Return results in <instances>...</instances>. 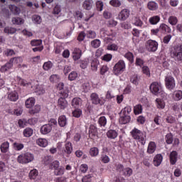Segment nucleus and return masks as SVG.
<instances>
[{
  "label": "nucleus",
  "instance_id": "nucleus-1",
  "mask_svg": "<svg viewBox=\"0 0 182 182\" xmlns=\"http://www.w3.org/2000/svg\"><path fill=\"white\" fill-rule=\"evenodd\" d=\"M130 112H132V109L127 107H125L124 109L121 111V117L119 118V123H121V124H127V123L130 122V116H128Z\"/></svg>",
  "mask_w": 182,
  "mask_h": 182
},
{
  "label": "nucleus",
  "instance_id": "nucleus-2",
  "mask_svg": "<svg viewBox=\"0 0 182 182\" xmlns=\"http://www.w3.org/2000/svg\"><path fill=\"white\" fill-rule=\"evenodd\" d=\"M150 90L153 95H161V97H164L166 96V94L162 92L161 85L159 84V82H153L150 85Z\"/></svg>",
  "mask_w": 182,
  "mask_h": 182
},
{
  "label": "nucleus",
  "instance_id": "nucleus-3",
  "mask_svg": "<svg viewBox=\"0 0 182 182\" xmlns=\"http://www.w3.org/2000/svg\"><path fill=\"white\" fill-rule=\"evenodd\" d=\"M17 160L21 164H26V163H31L33 161V155L31 153H26L18 156Z\"/></svg>",
  "mask_w": 182,
  "mask_h": 182
},
{
  "label": "nucleus",
  "instance_id": "nucleus-4",
  "mask_svg": "<svg viewBox=\"0 0 182 182\" xmlns=\"http://www.w3.org/2000/svg\"><path fill=\"white\" fill-rule=\"evenodd\" d=\"M132 134L133 138L135 140H138L141 144H146V140L144 139V137H143V134L141 132L137 129H134L132 132Z\"/></svg>",
  "mask_w": 182,
  "mask_h": 182
},
{
  "label": "nucleus",
  "instance_id": "nucleus-5",
  "mask_svg": "<svg viewBox=\"0 0 182 182\" xmlns=\"http://www.w3.org/2000/svg\"><path fill=\"white\" fill-rule=\"evenodd\" d=\"M165 85L168 90H173V89L176 87V80H174V77L171 76L166 77L165 78Z\"/></svg>",
  "mask_w": 182,
  "mask_h": 182
},
{
  "label": "nucleus",
  "instance_id": "nucleus-6",
  "mask_svg": "<svg viewBox=\"0 0 182 182\" xmlns=\"http://www.w3.org/2000/svg\"><path fill=\"white\" fill-rule=\"evenodd\" d=\"M146 48L149 52H156L159 48V43L156 41L149 40L146 42Z\"/></svg>",
  "mask_w": 182,
  "mask_h": 182
},
{
  "label": "nucleus",
  "instance_id": "nucleus-7",
  "mask_svg": "<svg viewBox=\"0 0 182 182\" xmlns=\"http://www.w3.org/2000/svg\"><path fill=\"white\" fill-rule=\"evenodd\" d=\"M126 68L123 60L119 61L114 67V74L119 75Z\"/></svg>",
  "mask_w": 182,
  "mask_h": 182
},
{
  "label": "nucleus",
  "instance_id": "nucleus-8",
  "mask_svg": "<svg viewBox=\"0 0 182 182\" xmlns=\"http://www.w3.org/2000/svg\"><path fill=\"white\" fill-rule=\"evenodd\" d=\"M172 53L178 60L182 61V46L174 47Z\"/></svg>",
  "mask_w": 182,
  "mask_h": 182
},
{
  "label": "nucleus",
  "instance_id": "nucleus-9",
  "mask_svg": "<svg viewBox=\"0 0 182 182\" xmlns=\"http://www.w3.org/2000/svg\"><path fill=\"white\" fill-rule=\"evenodd\" d=\"M130 15V11L126 9H123L118 15V19L119 21H126L127 17Z\"/></svg>",
  "mask_w": 182,
  "mask_h": 182
},
{
  "label": "nucleus",
  "instance_id": "nucleus-10",
  "mask_svg": "<svg viewBox=\"0 0 182 182\" xmlns=\"http://www.w3.org/2000/svg\"><path fill=\"white\" fill-rule=\"evenodd\" d=\"M12 66H14V59H10L9 63L1 68V72H8L9 69H12Z\"/></svg>",
  "mask_w": 182,
  "mask_h": 182
},
{
  "label": "nucleus",
  "instance_id": "nucleus-11",
  "mask_svg": "<svg viewBox=\"0 0 182 182\" xmlns=\"http://www.w3.org/2000/svg\"><path fill=\"white\" fill-rule=\"evenodd\" d=\"M9 9L13 15H19L21 14V9L14 4L9 5Z\"/></svg>",
  "mask_w": 182,
  "mask_h": 182
},
{
  "label": "nucleus",
  "instance_id": "nucleus-12",
  "mask_svg": "<svg viewBox=\"0 0 182 182\" xmlns=\"http://www.w3.org/2000/svg\"><path fill=\"white\" fill-rule=\"evenodd\" d=\"M51 131L52 125H50V124H45L41 129L42 134H48V133H50Z\"/></svg>",
  "mask_w": 182,
  "mask_h": 182
},
{
  "label": "nucleus",
  "instance_id": "nucleus-13",
  "mask_svg": "<svg viewBox=\"0 0 182 182\" xmlns=\"http://www.w3.org/2000/svg\"><path fill=\"white\" fill-rule=\"evenodd\" d=\"M58 105L60 108L65 109V107H68V101L65 98L60 97L58 99Z\"/></svg>",
  "mask_w": 182,
  "mask_h": 182
},
{
  "label": "nucleus",
  "instance_id": "nucleus-14",
  "mask_svg": "<svg viewBox=\"0 0 182 182\" xmlns=\"http://www.w3.org/2000/svg\"><path fill=\"white\" fill-rule=\"evenodd\" d=\"M11 22L13 25H23L25 20L21 17H13L11 18Z\"/></svg>",
  "mask_w": 182,
  "mask_h": 182
},
{
  "label": "nucleus",
  "instance_id": "nucleus-15",
  "mask_svg": "<svg viewBox=\"0 0 182 182\" xmlns=\"http://www.w3.org/2000/svg\"><path fill=\"white\" fill-rule=\"evenodd\" d=\"M161 161H163V156L161 154H157L154 159V164L156 167H159L161 164Z\"/></svg>",
  "mask_w": 182,
  "mask_h": 182
},
{
  "label": "nucleus",
  "instance_id": "nucleus-16",
  "mask_svg": "<svg viewBox=\"0 0 182 182\" xmlns=\"http://www.w3.org/2000/svg\"><path fill=\"white\" fill-rule=\"evenodd\" d=\"M89 136L91 137V139H93V137H96V136H97V129L96 127L93 125L90 127Z\"/></svg>",
  "mask_w": 182,
  "mask_h": 182
},
{
  "label": "nucleus",
  "instance_id": "nucleus-17",
  "mask_svg": "<svg viewBox=\"0 0 182 182\" xmlns=\"http://www.w3.org/2000/svg\"><path fill=\"white\" fill-rule=\"evenodd\" d=\"M67 123H68V119H66L65 116L63 115L58 118V124L59 126H60V127H65Z\"/></svg>",
  "mask_w": 182,
  "mask_h": 182
},
{
  "label": "nucleus",
  "instance_id": "nucleus-18",
  "mask_svg": "<svg viewBox=\"0 0 182 182\" xmlns=\"http://www.w3.org/2000/svg\"><path fill=\"white\" fill-rule=\"evenodd\" d=\"M33 106H35V98L31 97L26 100V107L27 109H31V107H33Z\"/></svg>",
  "mask_w": 182,
  "mask_h": 182
},
{
  "label": "nucleus",
  "instance_id": "nucleus-19",
  "mask_svg": "<svg viewBox=\"0 0 182 182\" xmlns=\"http://www.w3.org/2000/svg\"><path fill=\"white\" fill-rule=\"evenodd\" d=\"M90 97H91L92 102L94 105H99V103H100V98H99V95H97V94L92 93L91 94Z\"/></svg>",
  "mask_w": 182,
  "mask_h": 182
},
{
  "label": "nucleus",
  "instance_id": "nucleus-20",
  "mask_svg": "<svg viewBox=\"0 0 182 182\" xmlns=\"http://www.w3.org/2000/svg\"><path fill=\"white\" fill-rule=\"evenodd\" d=\"M147 7L150 11H156L157 8H159V5L154 1H149L147 4Z\"/></svg>",
  "mask_w": 182,
  "mask_h": 182
},
{
  "label": "nucleus",
  "instance_id": "nucleus-21",
  "mask_svg": "<svg viewBox=\"0 0 182 182\" xmlns=\"http://www.w3.org/2000/svg\"><path fill=\"white\" fill-rule=\"evenodd\" d=\"M170 160L171 164H176L177 161V152L176 151H172L170 154Z\"/></svg>",
  "mask_w": 182,
  "mask_h": 182
},
{
  "label": "nucleus",
  "instance_id": "nucleus-22",
  "mask_svg": "<svg viewBox=\"0 0 182 182\" xmlns=\"http://www.w3.org/2000/svg\"><path fill=\"white\" fill-rule=\"evenodd\" d=\"M8 97L9 100H11V102H16L18 100V93L16 92H13L9 94Z\"/></svg>",
  "mask_w": 182,
  "mask_h": 182
},
{
  "label": "nucleus",
  "instance_id": "nucleus-23",
  "mask_svg": "<svg viewBox=\"0 0 182 182\" xmlns=\"http://www.w3.org/2000/svg\"><path fill=\"white\" fill-rule=\"evenodd\" d=\"M107 136L109 139H116L117 137V132L115 130H109L107 132Z\"/></svg>",
  "mask_w": 182,
  "mask_h": 182
},
{
  "label": "nucleus",
  "instance_id": "nucleus-24",
  "mask_svg": "<svg viewBox=\"0 0 182 182\" xmlns=\"http://www.w3.org/2000/svg\"><path fill=\"white\" fill-rule=\"evenodd\" d=\"M147 151L150 154H153L154 151H156V144L154 142L149 143L148 146Z\"/></svg>",
  "mask_w": 182,
  "mask_h": 182
},
{
  "label": "nucleus",
  "instance_id": "nucleus-25",
  "mask_svg": "<svg viewBox=\"0 0 182 182\" xmlns=\"http://www.w3.org/2000/svg\"><path fill=\"white\" fill-rule=\"evenodd\" d=\"M37 144L40 147H46V146H48V140H46V139H38Z\"/></svg>",
  "mask_w": 182,
  "mask_h": 182
},
{
  "label": "nucleus",
  "instance_id": "nucleus-26",
  "mask_svg": "<svg viewBox=\"0 0 182 182\" xmlns=\"http://www.w3.org/2000/svg\"><path fill=\"white\" fill-rule=\"evenodd\" d=\"M67 154H70L72 151H73V146H72V143L70 142H67L65 144V150Z\"/></svg>",
  "mask_w": 182,
  "mask_h": 182
},
{
  "label": "nucleus",
  "instance_id": "nucleus-27",
  "mask_svg": "<svg viewBox=\"0 0 182 182\" xmlns=\"http://www.w3.org/2000/svg\"><path fill=\"white\" fill-rule=\"evenodd\" d=\"M33 134V129L31 128H26L23 131V136L25 137H31Z\"/></svg>",
  "mask_w": 182,
  "mask_h": 182
},
{
  "label": "nucleus",
  "instance_id": "nucleus-28",
  "mask_svg": "<svg viewBox=\"0 0 182 182\" xmlns=\"http://www.w3.org/2000/svg\"><path fill=\"white\" fill-rule=\"evenodd\" d=\"M4 33H7V34L15 33L16 32V28H15L14 27L7 26V27L4 28Z\"/></svg>",
  "mask_w": 182,
  "mask_h": 182
},
{
  "label": "nucleus",
  "instance_id": "nucleus-29",
  "mask_svg": "<svg viewBox=\"0 0 182 182\" xmlns=\"http://www.w3.org/2000/svg\"><path fill=\"white\" fill-rule=\"evenodd\" d=\"M38 171L36 169L31 170L29 173V178L30 180H35L36 177H38Z\"/></svg>",
  "mask_w": 182,
  "mask_h": 182
},
{
  "label": "nucleus",
  "instance_id": "nucleus-30",
  "mask_svg": "<svg viewBox=\"0 0 182 182\" xmlns=\"http://www.w3.org/2000/svg\"><path fill=\"white\" fill-rule=\"evenodd\" d=\"M8 149H9V143L4 142L1 146V151L2 153H6L8 151Z\"/></svg>",
  "mask_w": 182,
  "mask_h": 182
},
{
  "label": "nucleus",
  "instance_id": "nucleus-31",
  "mask_svg": "<svg viewBox=\"0 0 182 182\" xmlns=\"http://www.w3.org/2000/svg\"><path fill=\"white\" fill-rule=\"evenodd\" d=\"M41 112V106L35 105V107L29 111L30 114H36Z\"/></svg>",
  "mask_w": 182,
  "mask_h": 182
},
{
  "label": "nucleus",
  "instance_id": "nucleus-32",
  "mask_svg": "<svg viewBox=\"0 0 182 182\" xmlns=\"http://www.w3.org/2000/svg\"><path fill=\"white\" fill-rule=\"evenodd\" d=\"M90 154L92 157H96L99 154V149L96 147L91 148L90 150Z\"/></svg>",
  "mask_w": 182,
  "mask_h": 182
},
{
  "label": "nucleus",
  "instance_id": "nucleus-33",
  "mask_svg": "<svg viewBox=\"0 0 182 182\" xmlns=\"http://www.w3.org/2000/svg\"><path fill=\"white\" fill-rule=\"evenodd\" d=\"M36 93H38L39 95H45V89L41 85H37L36 88Z\"/></svg>",
  "mask_w": 182,
  "mask_h": 182
},
{
  "label": "nucleus",
  "instance_id": "nucleus-34",
  "mask_svg": "<svg viewBox=\"0 0 182 182\" xmlns=\"http://www.w3.org/2000/svg\"><path fill=\"white\" fill-rule=\"evenodd\" d=\"M52 66H53L52 62L48 61L43 64V69L44 70H49L52 68Z\"/></svg>",
  "mask_w": 182,
  "mask_h": 182
},
{
  "label": "nucleus",
  "instance_id": "nucleus-35",
  "mask_svg": "<svg viewBox=\"0 0 182 182\" xmlns=\"http://www.w3.org/2000/svg\"><path fill=\"white\" fill-rule=\"evenodd\" d=\"M156 102L158 105L159 109H164V107L166 106V104L164 103V101L161 100V99H156Z\"/></svg>",
  "mask_w": 182,
  "mask_h": 182
},
{
  "label": "nucleus",
  "instance_id": "nucleus-36",
  "mask_svg": "<svg viewBox=\"0 0 182 182\" xmlns=\"http://www.w3.org/2000/svg\"><path fill=\"white\" fill-rule=\"evenodd\" d=\"M92 0H87L84 2L83 4V6L85 9H92Z\"/></svg>",
  "mask_w": 182,
  "mask_h": 182
},
{
  "label": "nucleus",
  "instance_id": "nucleus-37",
  "mask_svg": "<svg viewBox=\"0 0 182 182\" xmlns=\"http://www.w3.org/2000/svg\"><path fill=\"white\" fill-rule=\"evenodd\" d=\"M168 22L171 25H177V23L178 22V20L177 19V17L176 16H170L168 18Z\"/></svg>",
  "mask_w": 182,
  "mask_h": 182
},
{
  "label": "nucleus",
  "instance_id": "nucleus-38",
  "mask_svg": "<svg viewBox=\"0 0 182 182\" xmlns=\"http://www.w3.org/2000/svg\"><path fill=\"white\" fill-rule=\"evenodd\" d=\"M159 21H160V17L159 16H155L154 17H151L149 19V22L152 25H156V23H157Z\"/></svg>",
  "mask_w": 182,
  "mask_h": 182
},
{
  "label": "nucleus",
  "instance_id": "nucleus-39",
  "mask_svg": "<svg viewBox=\"0 0 182 182\" xmlns=\"http://www.w3.org/2000/svg\"><path fill=\"white\" fill-rule=\"evenodd\" d=\"M159 31H161L162 33L164 32H170V28L167 26L166 24H161L159 27Z\"/></svg>",
  "mask_w": 182,
  "mask_h": 182
},
{
  "label": "nucleus",
  "instance_id": "nucleus-40",
  "mask_svg": "<svg viewBox=\"0 0 182 182\" xmlns=\"http://www.w3.org/2000/svg\"><path fill=\"white\" fill-rule=\"evenodd\" d=\"M77 77V73L73 71L68 75L69 80H76Z\"/></svg>",
  "mask_w": 182,
  "mask_h": 182
},
{
  "label": "nucleus",
  "instance_id": "nucleus-41",
  "mask_svg": "<svg viewBox=\"0 0 182 182\" xmlns=\"http://www.w3.org/2000/svg\"><path fill=\"white\" fill-rule=\"evenodd\" d=\"M79 105H80V99L74 98L72 101V106H73V107H78Z\"/></svg>",
  "mask_w": 182,
  "mask_h": 182
},
{
  "label": "nucleus",
  "instance_id": "nucleus-42",
  "mask_svg": "<svg viewBox=\"0 0 182 182\" xmlns=\"http://www.w3.org/2000/svg\"><path fill=\"white\" fill-rule=\"evenodd\" d=\"M91 45L92 48H99L100 46V40L96 39L91 42Z\"/></svg>",
  "mask_w": 182,
  "mask_h": 182
},
{
  "label": "nucleus",
  "instance_id": "nucleus-43",
  "mask_svg": "<svg viewBox=\"0 0 182 182\" xmlns=\"http://www.w3.org/2000/svg\"><path fill=\"white\" fill-rule=\"evenodd\" d=\"M176 100H181L182 99V91L178 90L174 92Z\"/></svg>",
  "mask_w": 182,
  "mask_h": 182
},
{
  "label": "nucleus",
  "instance_id": "nucleus-44",
  "mask_svg": "<svg viewBox=\"0 0 182 182\" xmlns=\"http://www.w3.org/2000/svg\"><path fill=\"white\" fill-rule=\"evenodd\" d=\"M65 171V168L60 167V168H57V169L55 170V174L56 176H62L63 175V173Z\"/></svg>",
  "mask_w": 182,
  "mask_h": 182
},
{
  "label": "nucleus",
  "instance_id": "nucleus-45",
  "mask_svg": "<svg viewBox=\"0 0 182 182\" xmlns=\"http://www.w3.org/2000/svg\"><path fill=\"white\" fill-rule=\"evenodd\" d=\"M142 110L143 108L141 105H136L134 109V112L135 114H139V113H141Z\"/></svg>",
  "mask_w": 182,
  "mask_h": 182
},
{
  "label": "nucleus",
  "instance_id": "nucleus-46",
  "mask_svg": "<svg viewBox=\"0 0 182 182\" xmlns=\"http://www.w3.org/2000/svg\"><path fill=\"white\" fill-rule=\"evenodd\" d=\"M73 115L74 117H79L80 116H82V110L79 109H76L73 112Z\"/></svg>",
  "mask_w": 182,
  "mask_h": 182
},
{
  "label": "nucleus",
  "instance_id": "nucleus-47",
  "mask_svg": "<svg viewBox=\"0 0 182 182\" xmlns=\"http://www.w3.org/2000/svg\"><path fill=\"white\" fill-rule=\"evenodd\" d=\"M109 4L112 6H115V7H119V6H120V5H122V3H120V1L119 0H112L109 2Z\"/></svg>",
  "mask_w": 182,
  "mask_h": 182
},
{
  "label": "nucleus",
  "instance_id": "nucleus-48",
  "mask_svg": "<svg viewBox=\"0 0 182 182\" xmlns=\"http://www.w3.org/2000/svg\"><path fill=\"white\" fill-rule=\"evenodd\" d=\"M31 45L32 46H39V45H42V40H33L31 42Z\"/></svg>",
  "mask_w": 182,
  "mask_h": 182
},
{
  "label": "nucleus",
  "instance_id": "nucleus-49",
  "mask_svg": "<svg viewBox=\"0 0 182 182\" xmlns=\"http://www.w3.org/2000/svg\"><path fill=\"white\" fill-rule=\"evenodd\" d=\"M106 123H107V121L106 120V117H101L99 119V124H100V126H106Z\"/></svg>",
  "mask_w": 182,
  "mask_h": 182
},
{
  "label": "nucleus",
  "instance_id": "nucleus-50",
  "mask_svg": "<svg viewBox=\"0 0 182 182\" xmlns=\"http://www.w3.org/2000/svg\"><path fill=\"white\" fill-rule=\"evenodd\" d=\"M166 143L167 144H171L173 143V134H168L166 135Z\"/></svg>",
  "mask_w": 182,
  "mask_h": 182
},
{
  "label": "nucleus",
  "instance_id": "nucleus-51",
  "mask_svg": "<svg viewBox=\"0 0 182 182\" xmlns=\"http://www.w3.org/2000/svg\"><path fill=\"white\" fill-rule=\"evenodd\" d=\"M133 173V171L130 168H127L124 169L123 174L124 176H132V173Z\"/></svg>",
  "mask_w": 182,
  "mask_h": 182
},
{
  "label": "nucleus",
  "instance_id": "nucleus-52",
  "mask_svg": "<svg viewBox=\"0 0 182 182\" xmlns=\"http://www.w3.org/2000/svg\"><path fill=\"white\" fill-rule=\"evenodd\" d=\"M131 82L133 85H137L139 83V77L134 75L131 77Z\"/></svg>",
  "mask_w": 182,
  "mask_h": 182
},
{
  "label": "nucleus",
  "instance_id": "nucleus-53",
  "mask_svg": "<svg viewBox=\"0 0 182 182\" xmlns=\"http://www.w3.org/2000/svg\"><path fill=\"white\" fill-rule=\"evenodd\" d=\"M142 72L144 75H146V76H150V69H149V67L144 66L142 68Z\"/></svg>",
  "mask_w": 182,
  "mask_h": 182
},
{
  "label": "nucleus",
  "instance_id": "nucleus-54",
  "mask_svg": "<svg viewBox=\"0 0 182 182\" xmlns=\"http://www.w3.org/2000/svg\"><path fill=\"white\" fill-rule=\"evenodd\" d=\"M125 58L128 59V60H129V62H131V63H133V53H127V54H125Z\"/></svg>",
  "mask_w": 182,
  "mask_h": 182
},
{
  "label": "nucleus",
  "instance_id": "nucleus-55",
  "mask_svg": "<svg viewBox=\"0 0 182 182\" xmlns=\"http://www.w3.org/2000/svg\"><path fill=\"white\" fill-rule=\"evenodd\" d=\"M33 20L34 21L35 23H41L42 22V18L39 16H33Z\"/></svg>",
  "mask_w": 182,
  "mask_h": 182
},
{
  "label": "nucleus",
  "instance_id": "nucleus-56",
  "mask_svg": "<svg viewBox=\"0 0 182 182\" xmlns=\"http://www.w3.org/2000/svg\"><path fill=\"white\" fill-rule=\"evenodd\" d=\"M14 146L16 150H22V148L23 147V144L16 142L14 144Z\"/></svg>",
  "mask_w": 182,
  "mask_h": 182
},
{
  "label": "nucleus",
  "instance_id": "nucleus-57",
  "mask_svg": "<svg viewBox=\"0 0 182 182\" xmlns=\"http://www.w3.org/2000/svg\"><path fill=\"white\" fill-rule=\"evenodd\" d=\"M51 168H54V170H58L59 168V161H55L51 164Z\"/></svg>",
  "mask_w": 182,
  "mask_h": 182
},
{
  "label": "nucleus",
  "instance_id": "nucleus-58",
  "mask_svg": "<svg viewBox=\"0 0 182 182\" xmlns=\"http://www.w3.org/2000/svg\"><path fill=\"white\" fill-rule=\"evenodd\" d=\"M97 11H103V2L99 1L96 4Z\"/></svg>",
  "mask_w": 182,
  "mask_h": 182
},
{
  "label": "nucleus",
  "instance_id": "nucleus-59",
  "mask_svg": "<svg viewBox=\"0 0 182 182\" xmlns=\"http://www.w3.org/2000/svg\"><path fill=\"white\" fill-rule=\"evenodd\" d=\"M60 12V6H58V5L55 6L54 7L53 14H54V15H58Z\"/></svg>",
  "mask_w": 182,
  "mask_h": 182
},
{
  "label": "nucleus",
  "instance_id": "nucleus-60",
  "mask_svg": "<svg viewBox=\"0 0 182 182\" xmlns=\"http://www.w3.org/2000/svg\"><path fill=\"white\" fill-rule=\"evenodd\" d=\"M107 70H109V68H107V65H103L100 70L101 75H105V73H106Z\"/></svg>",
  "mask_w": 182,
  "mask_h": 182
},
{
  "label": "nucleus",
  "instance_id": "nucleus-61",
  "mask_svg": "<svg viewBox=\"0 0 182 182\" xmlns=\"http://www.w3.org/2000/svg\"><path fill=\"white\" fill-rule=\"evenodd\" d=\"M85 36H86V34H85V32L82 31L79 36H78V38H77V40L80 41V42H82V41H83L85 39Z\"/></svg>",
  "mask_w": 182,
  "mask_h": 182
},
{
  "label": "nucleus",
  "instance_id": "nucleus-62",
  "mask_svg": "<svg viewBox=\"0 0 182 182\" xmlns=\"http://www.w3.org/2000/svg\"><path fill=\"white\" fill-rule=\"evenodd\" d=\"M108 50H117V46L116 44H112L107 46Z\"/></svg>",
  "mask_w": 182,
  "mask_h": 182
},
{
  "label": "nucleus",
  "instance_id": "nucleus-63",
  "mask_svg": "<svg viewBox=\"0 0 182 182\" xmlns=\"http://www.w3.org/2000/svg\"><path fill=\"white\" fill-rule=\"evenodd\" d=\"M87 165L86 164H82L80 166V171H82V173H86L87 171Z\"/></svg>",
  "mask_w": 182,
  "mask_h": 182
},
{
  "label": "nucleus",
  "instance_id": "nucleus-64",
  "mask_svg": "<svg viewBox=\"0 0 182 182\" xmlns=\"http://www.w3.org/2000/svg\"><path fill=\"white\" fill-rule=\"evenodd\" d=\"M91 176L90 175H87V176H85L83 178H82V182H90V178H91Z\"/></svg>",
  "mask_w": 182,
  "mask_h": 182
}]
</instances>
